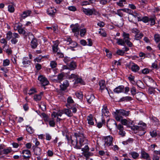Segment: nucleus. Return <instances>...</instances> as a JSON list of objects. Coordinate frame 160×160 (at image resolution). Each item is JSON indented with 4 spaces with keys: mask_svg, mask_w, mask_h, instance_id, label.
<instances>
[{
    "mask_svg": "<svg viewBox=\"0 0 160 160\" xmlns=\"http://www.w3.org/2000/svg\"><path fill=\"white\" fill-rule=\"evenodd\" d=\"M72 144L74 148L77 149H80L82 146L88 144V141L84 137L83 134H78L75 133L73 137L71 139Z\"/></svg>",
    "mask_w": 160,
    "mask_h": 160,
    "instance_id": "1",
    "label": "nucleus"
},
{
    "mask_svg": "<svg viewBox=\"0 0 160 160\" xmlns=\"http://www.w3.org/2000/svg\"><path fill=\"white\" fill-rule=\"evenodd\" d=\"M114 125H115L116 127H117V128L119 130V134L122 137L124 136L126 133L123 131V127L122 125L119 124L118 126H117V123L114 120H111L110 121L108 120L107 121V126L110 129H111Z\"/></svg>",
    "mask_w": 160,
    "mask_h": 160,
    "instance_id": "2",
    "label": "nucleus"
},
{
    "mask_svg": "<svg viewBox=\"0 0 160 160\" xmlns=\"http://www.w3.org/2000/svg\"><path fill=\"white\" fill-rule=\"evenodd\" d=\"M129 111H126L123 109L116 110L114 112V116L117 121H120L122 118V116H128L129 114Z\"/></svg>",
    "mask_w": 160,
    "mask_h": 160,
    "instance_id": "3",
    "label": "nucleus"
},
{
    "mask_svg": "<svg viewBox=\"0 0 160 160\" xmlns=\"http://www.w3.org/2000/svg\"><path fill=\"white\" fill-rule=\"evenodd\" d=\"M20 37L19 35L17 33H12L10 31H8L7 33L6 38L8 40H11V42L13 44H16L18 41V38Z\"/></svg>",
    "mask_w": 160,
    "mask_h": 160,
    "instance_id": "4",
    "label": "nucleus"
},
{
    "mask_svg": "<svg viewBox=\"0 0 160 160\" xmlns=\"http://www.w3.org/2000/svg\"><path fill=\"white\" fill-rule=\"evenodd\" d=\"M138 126H133V129L134 130H138L142 131L141 133V135L144 134L146 132L145 131L146 128V124L145 123L140 122H139Z\"/></svg>",
    "mask_w": 160,
    "mask_h": 160,
    "instance_id": "5",
    "label": "nucleus"
},
{
    "mask_svg": "<svg viewBox=\"0 0 160 160\" xmlns=\"http://www.w3.org/2000/svg\"><path fill=\"white\" fill-rule=\"evenodd\" d=\"M38 79L43 86L47 85L49 83V82L47 78L43 75H40L38 77Z\"/></svg>",
    "mask_w": 160,
    "mask_h": 160,
    "instance_id": "6",
    "label": "nucleus"
},
{
    "mask_svg": "<svg viewBox=\"0 0 160 160\" xmlns=\"http://www.w3.org/2000/svg\"><path fill=\"white\" fill-rule=\"evenodd\" d=\"M81 11L87 15H92L95 12V9L94 8H83Z\"/></svg>",
    "mask_w": 160,
    "mask_h": 160,
    "instance_id": "7",
    "label": "nucleus"
},
{
    "mask_svg": "<svg viewBox=\"0 0 160 160\" xmlns=\"http://www.w3.org/2000/svg\"><path fill=\"white\" fill-rule=\"evenodd\" d=\"M113 138L111 136H107L104 138V145L106 146L109 147L112 145Z\"/></svg>",
    "mask_w": 160,
    "mask_h": 160,
    "instance_id": "8",
    "label": "nucleus"
},
{
    "mask_svg": "<svg viewBox=\"0 0 160 160\" xmlns=\"http://www.w3.org/2000/svg\"><path fill=\"white\" fill-rule=\"evenodd\" d=\"M21 154H22V156L24 159H29L31 156V151L28 149L23 150Z\"/></svg>",
    "mask_w": 160,
    "mask_h": 160,
    "instance_id": "9",
    "label": "nucleus"
},
{
    "mask_svg": "<svg viewBox=\"0 0 160 160\" xmlns=\"http://www.w3.org/2000/svg\"><path fill=\"white\" fill-rule=\"evenodd\" d=\"M99 83L101 92L105 90L106 92H107L109 94V91L105 85V81L102 80H101L99 82Z\"/></svg>",
    "mask_w": 160,
    "mask_h": 160,
    "instance_id": "10",
    "label": "nucleus"
},
{
    "mask_svg": "<svg viewBox=\"0 0 160 160\" xmlns=\"http://www.w3.org/2000/svg\"><path fill=\"white\" fill-rule=\"evenodd\" d=\"M70 27L72 28V32L74 33L76 36H77L79 34V33L78 26V25L72 24L71 25Z\"/></svg>",
    "mask_w": 160,
    "mask_h": 160,
    "instance_id": "11",
    "label": "nucleus"
},
{
    "mask_svg": "<svg viewBox=\"0 0 160 160\" xmlns=\"http://www.w3.org/2000/svg\"><path fill=\"white\" fill-rule=\"evenodd\" d=\"M140 158L146 160H151L149 154L144 151H142L141 152Z\"/></svg>",
    "mask_w": 160,
    "mask_h": 160,
    "instance_id": "12",
    "label": "nucleus"
},
{
    "mask_svg": "<svg viewBox=\"0 0 160 160\" xmlns=\"http://www.w3.org/2000/svg\"><path fill=\"white\" fill-rule=\"evenodd\" d=\"M56 11V9L54 7H52L48 8L47 11L48 14L52 17H53L55 15Z\"/></svg>",
    "mask_w": 160,
    "mask_h": 160,
    "instance_id": "13",
    "label": "nucleus"
},
{
    "mask_svg": "<svg viewBox=\"0 0 160 160\" xmlns=\"http://www.w3.org/2000/svg\"><path fill=\"white\" fill-rule=\"evenodd\" d=\"M34 154L36 155L39 156L42 154V149L38 147H35L34 146L32 147Z\"/></svg>",
    "mask_w": 160,
    "mask_h": 160,
    "instance_id": "14",
    "label": "nucleus"
},
{
    "mask_svg": "<svg viewBox=\"0 0 160 160\" xmlns=\"http://www.w3.org/2000/svg\"><path fill=\"white\" fill-rule=\"evenodd\" d=\"M53 45L52 46L53 51L54 52H56L59 49L58 46L59 43V42L58 41L56 40L55 41H53Z\"/></svg>",
    "mask_w": 160,
    "mask_h": 160,
    "instance_id": "15",
    "label": "nucleus"
},
{
    "mask_svg": "<svg viewBox=\"0 0 160 160\" xmlns=\"http://www.w3.org/2000/svg\"><path fill=\"white\" fill-rule=\"evenodd\" d=\"M69 85V83L68 81L65 80L63 81L62 84L60 85L61 89L62 91H64L66 89Z\"/></svg>",
    "mask_w": 160,
    "mask_h": 160,
    "instance_id": "16",
    "label": "nucleus"
},
{
    "mask_svg": "<svg viewBox=\"0 0 160 160\" xmlns=\"http://www.w3.org/2000/svg\"><path fill=\"white\" fill-rule=\"evenodd\" d=\"M102 115L105 116H109V112L107 107L106 106H103L102 110Z\"/></svg>",
    "mask_w": 160,
    "mask_h": 160,
    "instance_id": "17",
    "label": "nucleus"
},
{
    "mask_svg": "<svg viewBox=\"0 0 160 160\" xmlns=\"http://www.w3.org/2000/svg\"><path fill=\"white\" fill-rule=\"evenodd\" d=\"M38 45L37 40L36 38H33L31 42V46L32 48H36Z\"/></svg>",
    "mask_w": 160,
    "mask_h": 160,
    "instance_id": "18",
    "label": "nucleus"
},
{
    "mask_svg": "<svg viewBox=\"0 0 160 160\" xmlns=\"http://www.w3.org/2000/svg\"><path fill=\"white\" fill-rule=\"evenodd\" d=\"M74 103V101L71 97H68L67 99V103L66 105L67 107L69 109L72 108V106L70 105V104Z\"/></svg>",
    "mask_w": 160,
    "mask_h": 160,
    "instance_id": "19",
    "label": "nucleus"
},
{
    "mask_svg": "<svg viewBox=\"0 0 160 160\" xmlns=\"http://www.w3.org/2000/svg\"><path fill=\"white\" fill-rule=\"evenodd\" d=\"M132 71L135 72H137L140 69L139 67L137 64L132 63L130 67Z\"/></svg>",
    "mask_w": 160,
    "mask_h": 160,
    "instance_id": "20",
    "label": "nucleus"
},
{
    "mask_svg": "<svg viewBox=\"0 0 160 160\" xmlns=\"http://www.w3.org/2000/svg\"><path fill=\"white\" fill-rule=\"evenodd\" d=\"M124 90V87L123 86H119L116 87L113 90L114 92L118 93L122 92Z\"/></svg>",
    "mask_w": 160,
    "mask_h": 160,
    "instance_id": "21",
    "label": "nucleus"
},
{
    "mask_svg": "<svg viewBox=\"0 0 160 160\" xmlns=\"http://www.w3.org/2000/svg\"><path fill=\"white\" fill-rule=\"evenodd\" d=\"M95 98V97L92 94H91L90 95L87 96H86V99L87 102L90 104L91 103V102L94 101Z\"/></svg>",
    "mask_w": 160,
    "mask_h": 160,
    "instance_id": "22",
    "label": "nucleus"
},
{
    "mask_svg": "<svg viewBox=\"0 0 160 160\" xmlns=\"http://www.w3.org/2000/svg\"><path fill=\"white\" fill-rule=\"evenodd\" d=\"M31 61L28 57H25L22 59V63L23 65L26 66L27 65H29Z\"/></svg>",
    "mask_w": 160,
    "mask_h": 160,
    "instance_id": "23",
    "label": "nucleus"
},
{
    "mask_svg": "<svg viewBox=\"0 0 160 160\" xmlns=\"http://www.w3.org/2000/svg\"><path fill=\"white\" fill-rule=\"evenodd\" d=\"M68 66L69 69L71 70H74L77 67L76 63L72 61L71 62Z\"/></svg>",
    "mask_w": 160,
    "mask_h": 160,
    "instance_id": "24",
    "label": "nucleus"
},
{
    "mask_svg": "<svg viewBox=\"0 0 160 160\" xmlns=\"http://www.w3.org/2000/svg\"><path fill=\"white\" fill-rule=\"evenodd\" d=\"M70 109L69 108L64 109H63V113L65 114L69 117H72L73 115V114Z\"/></svg>",
    "mask_w": 160,
    "mask_h": 160,
    "instance_id": "25",
    "label": "nucleus"
},
{
    "mask_svg": "<svg viewBox=\"0 0 160 160\" xmlns=\"http://www.w3.org/2000/svg\"><path fill=\"white\" fill-rule=\"evenodd\" d=\"M130 34L129 33H126L125 32H123L122 33V37H123V40L126 42L128 40H130V39L129 38Z\"/></svg>",
    "mask_w": 160,
    "mask_h": 160,
    "instance_id": "26",
    "label": "nucleus"
},
{
    "mask_svg": "<svg viewBox=\"0 0 160 160\" xmlns=\"http://www.w3.org/2000/svg\"><path fill=\"white\" fill-rule=\"evenodd\" d=\"M87 120L88 121V123L89 125H93L94 123L93 122L92 116L90 114L89 116L87 117Z\"/></svg>",
    "mask_w": 160,
    "mask_h": 160,
    "instance_id": "27",
    "label": "nucleus"
},
{
    "mask_svg": "<svg viewBox=\"0 0 160 160\" xmlns=\"http://www.w3.org/2000/svg\"><path fill=\"white\" fill-rule=\"evenodd\" d=\"M129 154L134 159L137 158L139 156V154L135 151L131 152L129 153Z\"/></svg>",
    "mask_w": 160,
    "mask_h": 160,
    "instance_id": "28",
    "label": "nucleus"
},
{
    "mask_svg": "<svg viewBox=\"0 0 160 160\" xmlns=\"http://www.w3.org/2000/svg\"><path fill=\"white\" fill-rule=\"evenodd\" d=\"M43 93L41 92L39 94H36L34 96V99L36 101H40L42 98V95Z\"/></svg>",
    "mask_w": 160,
    "mask_h": 160,
    "instance_id": "29",
    "label": "nucleus"
},
{
    "mask_svg": "<svg viewBox=\"0 0 160 160\" xmlns=\"http://www.w3.org/2000/svg\"><path fill=\"white\" fill-rule=\"evenodd\" d=\"M116 40L117 41V43L118 45L121 46L125 45V42L123 39L117 38Z\"/></svg>",
    "mask_w": 160,
    "mask_h": 160,
    "instance_id": "30",
    "label": "nucleus"
},
{
    "mask_svg": "<svg viewBox=\"0 0 160 160\" xmlns=\"http://www.w3.org/2000/svg\"><path fill=\"white\" fill-rule=\"evenodd\" d=\"M0 42L1 43L4 44V45L2 46L3 48H8V46L7 44V41L6 39L5 38H3L1 39L0 40Z\"/></svg>",
    "mask_w": 160,
    "mask_h": 160,
    "instance_id": "31",
    "label": "nucleus"
},
{
    "mask_svg": "<svg viewBox=\"0 0 160 160\" xmlns=\"http://www.w3.org/2000/svg\"><path fill=\"white\" fill-rule=\"evenodd\" d=\"M132 15L135 18H137L138 21H139V20H140V18L141 17V16L140 13H138L137 12H134Z\"/></svg>",
    "mask_w": 160,
    "mask_h": 160,
    "instance_id": "32",
    "label": "nucleus"
},
{
    "mask_svg": "<svg viewBox=\"0 0 160 160\" xmlns=\"http://www.w3.org/2000/svg\"><path fill=\"white\" fill-rule=\"evenodd\" d=\"M31 12V11L29 10L24 11L21 15V16L24 18H26L30 15Z\"/></svg>",
    "mask_w": 160,
    "mask_h": 160,
    "instance_id": "33",
    "label": "nucleus"
},
{
    "mask_svg": "<svg viewBox=\"0 0 160 160\" xmlns=\"http://www.w3.org/2000/svg\"><path fill=\"white\" fill-rule=\"evenodd\" d=\"M143 36V34L142 33H136L134 39L136 40H139Z\"/></svg>",
    "mask_w": 160,
    "mask_h": 160,
    "instance_id": "34",
    "label": "nucleus"
},
{
    "mask_svg": "<svg viewBox=\"0 0 160 160\" xmlns=\"http://www.w3.org/2000/svg\"><path fill=\"white\" fill-rule=\"evenodd\" d=\"M132 100V98L130 96L123 97L121 99L122 101H129Z\"/></svg>",
    "mask_w": 160,
    "mask_h": 160,
    "instance_id": "35",
    "label": "nucleus"
},
{
    "mask_svg": "<svg viewBox=\"0 0 160 160\" xmlns=\"http://www.w3.org/2000/svg\"><path fill=\"white\" fill-rule=\"evenodd\" d=\"M26 129L27 132L30 134H32L34 132V129L30 126H27Z\"/></svg>",
    "mask_w": 160,
    "mask_h": 160,
    "instance_id": "36",
    "label": "nucleus"
},
{
    "mask_svg": "<svg viewBox=\"0 0 160 160\" xmlns=\"http://www.w3.org/2000/svg\"><path fill=\"white\" fill-rule=\"evenodd\" d=\"M149 18L147 16L144 17L142 18L141 17L140 18V20H139V21H142L144 23H147L149 22Z\"/></svg>",
    "mask_w": 160,
    "mask_h": 160,
    "instance_id": "37",
    "label": "nucleus"
},
{
    "mask_svg": "<svg viewBox=\"0 0 160 160\" xmlns=\"http://www.w3.org/2000/svg\"><path fill=\"white\" fill-rule=\"evenodd\" d=\"M112 0H100L99 2L100 4L104 5L110 2Z\"/></svg>",
    "mask_w": 160,
    "mask_h": 160,
    "instance_id": "38",
    "label": "nucleus"
},
{
    "mask_svg": "<svg viewBox=\"0 0 160 160\" xmlns=\"http://www.w3.org/2000/svg\"><path fill=\"white\" fill-rule=\"evenodd\" d=\"M154 38L156 42H158L160 41V36L159 34H155L154 36Z\"/></svg>",
    "mask_w": 160,
    "mask_h": 160,
    "instance_id": "39",
    "label": "nucleus"
},
{
    "mask_svg": "<svg viewBox=\"0 0 160 160\" xmlns=\"http://www.w3.org/2000/svg\"><path fill=\"white\" fill-rule=\"evenodd\" d=\"M8 11L11 13L14 12L15 11L14 7L12 5H9L8 6Z\"/></svg>",
    "mask_w": 160,
    "mask_h": 160,
    "instance_id": "40",
    "label": "nucleus"
},
{
    "mask_svg": "<svg viewBox=\"0 0 160 160\" xmlns=\"http://www.w3.org/2000/svg\"><path fill=\"white\" fill-rule=\"evenodd\" d=\"M155 17H151L149 18V21L150 22V25L152 26L155 23Z\"/></svg>",
    "mask_w": 160,
    "mask_h": 160,
    "instance_id": "41",
    "label": "nucleus"
},
{
    "mask_svg": "<svg viewBox=\"0 0 160 160\" xmlns=\"http://www.w3.org/2000/svg\"><path fill=\"white\" fill-rule=\"evenodd\" d=\"M126 2L125 0H119V2H116V4L120 7H123L124 6L123 3L125 4Z\"/></svg>",
    "mask_w": 160,
    "mask_h": 160,
    "instance_id": "42",
    "label": "nucleus"
},
{
    "mask_svg": "<svg viewBox=\"0 0 160 160\" xmlns=\"http://www.w3.org/2000/svg\"><path fill=\"white\" fill-rule=\"evenodd\" d=\"M12 151V150L11 148H8L6 149L4 148L3 154H7L11 152Z\"/></svg>",
    "mask_w": 160,
    "mask_h": 160,
    "instance_id": "43",
    "label": "nucleus"
},
{
    "mask_svg": "<svg viewBox=\"0 0 160 160\" xmlns=\"http://www.w3.org/2000/svg\"><path fill=\"white\" fill-rule=\"evenodd\" d=\"M143 96V94L141 92H139L136 95V98L138 100H141L142 97Z\"/></svg>",
    "mask_w": 160,
    "mask_h": 160,
    "instance_id": "44",
    "label": "nucleus"
},
{
    "mask_svg": "<svg viewBox=\"0 0 160 160\" xmlns=\"http://www.w3.org/2000/svg\"><path fill=\"white\" fill-rule=\"evenodd\" d=\"M105 122V121L104 119H102L101 122H99L97 123V127L98 128H101L103 124Z\"/></svg>",
    "mask_w": 160,
    "mask_h": 160,
    "instance_id": "45",
    "label": "nucleus"
},
{
    "mask_svg": "<svg viewBox=\"0 0 160 160\" xmlns=\"http://www.w3.org/2000/svg\"><path fill=\"white\" fill-rule=\"evenodd\" d=\"M86 32V30L85 28H83L80 31V34L81 37L83 36Z\"/></svg>",
    "mask_w": 160,
    "mask_h": 160,
    "instance_id": "46",
    "label": "nucleus"
},
{
    "mask_svg": "<svg viewBox=\"0 0 160 160\" xmlns=\"http://www.w3.org/2000/svg\"><path fill=\"white\" fill-rule=\"evenodd\" d=\"M63 61L66 64H68L69 62H71L72 61V58L68 57H65L64 58Z\"/></svg>",
    "mask_w": 160,
    "mask_h": 160,
    "instance_id": "47",
    "label": "nucleus"
},
{
    "mask_svg": "<svg viewBox=\"0 0 160 160\" xmlns=\"http://www.w3.org/2000/svg\"><path fill=\"white\" fill-rule=\"evenodd\" d=\"M77 97L79 99H81L82 98V92H77L75 93Z\"/></svg>",
    "mask_w": 160,
    "mask_h": 160,
    "instance_id": "48",
    "label": "nucleus"
},
{
    "mask_svg": "<svg viewBox=\"0 0 160 160\" xmlns=\"http://www.w3.org/2000/svg\"><path fill=\"white\" fill-rule=\"evenodd\" d=\"M99 33L103 37H106V33L105 31L102 29H100V31H99Z\"/></svg>",
    "mask_w": 160,
    "mask_h": 160,
    "instance_id": "49",
    "label": "nucleus"
},
{
    "mask_svg": "<svg viewBox=\"0 0 160 160\" xmlns=\"http://www.w3.org/2000/svg\"><path fill=\"white\" fill-rule=\"evenodd\" d=\"M10 64V61L8 59H6L4 60L3 61V66H8Z\"/></svg>",
    "mask_w": 160,
    "mask_h": 160,
    "instance_id": "50",
    "label": "nucleus"
},
{
    "mask_svg": "<svg viewBox=\"0 0 160 160\" xmlns=\"http://www.w3.org/2000/svg\"><path fill=\"white\" fill-rule=\"evenodd\" d=\"M84 147L82 148V151L84 152H88L89 148L87 144H85Z\"/></svg>",
    "mask_w": 160,
    "mask_h": 160,
    "instance_id": "51",
    "label": "nucleus"
},
{
    "mask_svg": "<svg viewBox=\"0 0 160 160\" xmlns=\"http://www.w3.org/2000/svg\"><path fill=\"white\" fill-rule=\"evenodd\" d=\"M57 65V63L55 61H53L51 62L50 66L52 68H55Z\"/></svg>",
    "mask_w": 160,
    "mask_h": 160,
    "instance_id": "52",
    "label": "nucleus"
},
{
    "mask_svg": "<svg viewBox=\"0 0 160 160\" xmlns=\"http://www.w3.org/2000/svg\"><path fill=\"white\" fill-rule=\"evenodd\" d=\"M18 32L20 34H22L23 35H24L26 33L25 31L23 28H22V27L19 29L18 30Z\"/></svg>",
    "mask_w": 160,
    "mask_h": 160,
    "instance_id": "53",
    "label": "nucleus"
},
{
    "mask_svg": "<svg viewBox=\"0 0 160 160\" xmlns=\"http://www.w3.org/2000/svg\"><path fill=\"white\" fill-rule=\"evenodd\" d=\"M4 50L8 54H11L12 51L11 48H3Z\"/></svg>",
    "mask_w": 160,
    "mask_h": 160,
    "instance_id": "54",
    "label": "nucleus"
},
{
    "mask_svg": "<svg viewBox=\"0 0 160 160\" xmlns=\"http://www.w3.org/2000/svg\"><path fill=\"white\" fill-rule=\"evenodd\" d=\"M91 153L90 152H83V155L86 157V158L87 159L89 156H91Z\"/></svg>",
    "mask_w": 160,
    "mask_h": 160,
    "instance_id": "55",
    "label": "nucleus"
},
{
    "mask_svg": "<svg viewBox=\"0 0 160 160\" xmlns=\"http://www.w3.org/2000/svg\"><path fill=\"white\" fill-rule=\"evenodd\" d=\"M131 92L132 94L133 95H135L136 93V88L134 87H132L131 88Z\"/></svg>",
    "mask_w": 160,
    "mask_h": 160,
    "instance_id": "56",
    "label": "nucleus"
},
{
    "mask_svg": "<svg viewBox=\"0 0 160 160\" xmlns=\"http://www.w3.org/2000/svg\"><path fill=\"white\" fill-rule=\"evenodd\" d=\"M21 27V26L19 24H16L14 26V29L15 31L17 30L18 31L19 29Z\"/></svg>",
    "mask_w": 160,
    "mask_h": 160,
    "instance_id": "57",
    "label": "nucleus"
},
{
    "mask_svg": "<svg viewBox=\"0 0 160 160\" xmlns=\"http://www.w3.org/2000/svg\"><path fill=\"white\" fill-rule=\"evenodd\" d=\"M68 9L69 10L72 11H75L77 10L76 8L74 6H70L68 7Z\"/></svg>",
    "mask_w": 160,
    "mask_h": 160,
    "instance_id": "58",
    "label": "nucleus"
},
{
    "mask_svg": "<svg viewBox=\"0 0 160 160\" xmlns=\"http://www.w3.org/2000/svg\"><path fill=\"white\" fill-rule=\"evenodd\" d=\"M122 124L124 125L128 126V120L126 119H122L121 121Z\"/></svg>",
    "mask_w": 160,
    "mask_h": 160,
    "instance_id": "59",
    "label": "nucleus"
},
{
    "mask_svg": "<svg viewBox=\"0 0 160 160\" xmlns=\"http://www.w3.org/2000/svg\"><path fill=\"white\" fill-rule=\"evenodd\" d=\"M124 52L121 50H118L117 51V53L119 55L122 56L124 54Z\"/></svg>",
    "mask_w": 160,
    "mask_h": 160,
    "instance_id": "60",
    "label": "nucleus"
},
{
    "mask_svg": "<svg viewBox=\"0 0 160 160\" xmlns=\"http://www.w3.org/2000/svg\"><path fill=\"white\" fill-rule=\"evenodd\" d=\"M121 11H122L121 9L118 10L117 11V12L116 13V14L122 17L123 16V14L121 12Z\"/></svg>",
    "mask_w": 160,
    "mask_h": 160,
    "instance_id": "61",
    "label": "nucleus"
},
{
    "mask_svg": "<svg viewBox=\"0 0 160 160\" xmlns=\"http://www.w3.org/2000/svg\"><path fill=\"white\" fill-rule=\"evenodd\" d=\"M70 47L72 48H74L76 47L77 45V43L74 41H72L70 44Z\"/></svg>",
    "mask_w": 160,
    "mask_h": 160,
    "instance_id": "62",
    "label": "nucleus"
},
{
    "mask_svg": "<svg viewBox=\"0 0 160 160\" xmlns=\"http://www.w3.org/2000/svg\"><path fill=\"white\" fill-rule=\"evenodd\" d=\"M47 155L48 157H52L53 155V152L50 150H48L47 152Z\"/></svg>",
    "mask_w": 160,
    "mask_h": 160,
    "instance_id": "63",
    "label": "nucleus"
},
{
    "mask_svg": "<svg viewBox=\"0 0 160 160\" xmlns=\"http://www.w3.org/2000/svg\"><path fill=\"white\" fill-rule=\"evenodd\" d=\"M65 41L67 42V44L69 45L72 41L70 38H68L65 39Z\"/></svg>",
    "mask_w": 160,
    "mask_h": 160,
    "instance_id": "64",
    "label": "nucleus"
}]
</instances>
